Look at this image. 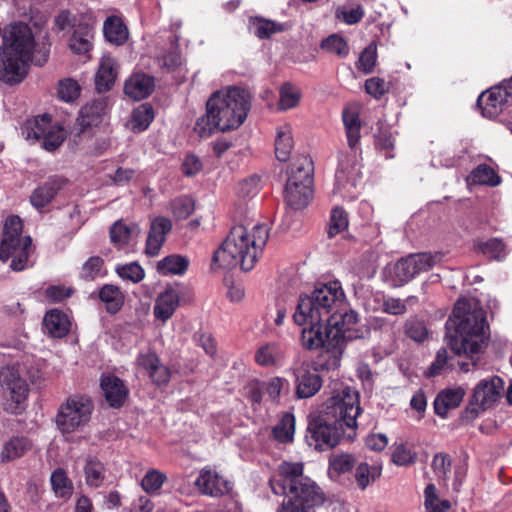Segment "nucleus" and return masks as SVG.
<instances>
[{
  "label": "nucleus",
  "instance_id": "1",
  "mask_svg": "<svg viewBox=\"0 0 512 512\" xmlns=\"http://www.w3.org/2000/svg\"><path fill=\"white\" fill-rule=\"evenodd\" d=\"M301 462H282L269 481L274 494L288 497L277 512H315L325 497L317 484L303 473Z\"/></svg>",
  "mask_w": 512,
  "mask_h": 512
},
{
  "label": "nucleus",
  "instance_id": "2",
  "mask_svg": "<svg viewBox=\"0 0 512 512\" xmlns=\"http://www.w3.org/2000/svg\"><path fill=\"white\" fill-rule=\"evenodd\" d=\"M269 231L265 223L235 225L222 246L215 251L213 261L227 268L239 265L245 272L252 270L263 253Z\"/></svg>",
  "mask_w": 512,
  "mask_h": 512
},
{
  "label": "nucleus",
  "instance_id": "3",
  "mask_svg": "<svg viewBox=\"0 0 512 512\" xmlns=\"http://www.w3.org/2000/svg\"><path fill=\"white\" fill-rule=\"evenodd\" d=\"M250 109L249 93L238 87L216 91L206 104V115L199 118L195 131L206 137L214 130L222 132L238 128L246 119Z\"/></svg>",
  "mask_w": 512,
  "mask_h": 512
},
{
  "label": "nucleus",
  "instance_id": "4",
  "mask_svg": "<svg viewBox=\"0 0 512 512\" xmlns=\"http://www.w3.org/2000/svg\"><path fill=\"white\" fill-rule=\"evenodd\" d=\"M450 323L454 326V332L447 334V345L456 355L481 352L488 339L486 314L481 307L466 299H459L447 326Z\"/></svg>",
  "mask_w": 512,
  "mask_h": 512
},
{
  "label": "nucleus",
  "instance_id": "5",
  "mask_svg": "<svg viewBox=\"0 0 512 512\" xmlns=\"http://www.w3.org/2000/svg\"><path fill=\"white\" fill-rule=\"evenodd\" d=\"M35 49L31 28L22 22L5 27L0 46V81L13 86L28 75Z\"/></svg>",
  "mask_w": 512,
  "mask_h": 512
},
{
  "label": "nucleus",
  "instance_id": "6",
  "mask_svg": "<svg viewBox=\"0 0 512 512\" xmlns=\"http://www.w3.org/2000/svg\"><path fill=\"white\" fill-rule=\"evenodd\" d=\"M346 297L340 282L319 284L310 295L299 297L293 318L304 321L307 317L313 321H325L331 315L345 308Z\"/></svg>",
  "mask_w": 512,
  "mask_h": 512
},
{
  "label": "nucleus",
  "instance_id": "7",
  "mask_svg": "<svg viewBox=\"0 0 512 512\" xmlns=\"http://www.w3.org/2000/svg\"><path fill=\"white\" fill-rule=\"evenodd\" d=\"M361 411L359 392L345 386L333 391L323 403L321 413L344 432L345 429L357 428V418Z\"/></svg>",
  "mask_w": 512,
  "mask_h": 512
},
{
  "label": "nucleus",
  "instance_id": "8",
  "mask_svg": "<svg viewBox=\"0 0 512 512\" xmlns=\"http://www.w3.org/2000/svg\"><path fill=\"white\" fill-rule=\"evenodd\" d=\"M26 376V366L20 362L0 368V395L3 408L11 414H18L25 409L30 391Z\"/></svg>",
  "mask_w": 512,
  "mask_h": 512
},
{
  "label": "nucleus",
  "instance_id": "9",
  "mask_svg": "<svg viewBox=\"0 0 512 512\" xmlns=\"http://www.w3.org/2000/svg\"><path fill=\"white\" fill-rule=\"evenodd\" d=\"M293 319L297 325L305 326L301 332L302 346L308 350L323 348L324 353L322 356H327L328 361L325 364H321V367L327 370L337 368L342 355L341 350L337 345L330 343L331 332L325 321L316 322L310 319V317H307L304 321H299L297 318Z\"/></svg>",
  "mask_w": 512,
  "mask_h": 512
},
{
  "label": "nucleus",
  "instance_id": "10",
  "mask_svg": "<svg viewBox=\"0 0 512 512\" xmlns=\"http://www.w3.org/2000/svg\"><path fill=\"white\" fill-rule=\"evenodd\" d=\"M441 253H417L403 257L387 267L386 278L392 287H401L418 274L432 269L442 260Z\"/></svg>",
  "mask_w": 512,
  "mask_h": 512
},
{
  "label": "nucleus",
  "instance_id": "11",
  "mask_svg": "<svg viewBox=\"0 0 512 512\" xmlns=\"http://www.w3.org/2000/svg\"><path fill=\"white\" fill-rule=\"evenodd\" d=\"M94 406L84 395L70 396L59 408L56 424L63 434H70L85 426L91 419Z\"/></svg>",
  "mask_w": 512,
  "mask_h": 512
},
{
  "label": "nucleus",
  "instance_id": "12",
  "mask_svg": "<svg viewBox=\"0 0 512 512\" xmlns=\"http://www.w3.org/2000/svg\"><path fill=\"white\" fill-rule=\"evenodd\" d=\"M24 133L27 139L42 140V147L47 151H55L66 138L65 131L58 125H52V118L48 114L37 116L27 122Z\"/></svg>",
  "mask_w": 512,
  "mask_h": 512
},
{
  "label": "nucleus",
  "instance_id": "13",
  "mask_svg": "<svg viewBox=\"0 0 512 512\" xmlns=\"http://www.w3.org/2000/svg\"><path fill=\"white\" fill-rule=\"evenodd\" d=\"M340 431L338 425L322 414L309 422L305 440L315 450H327L338 444Z\"/></svg>",
  "mask_w": 512,
  "mask_h": 512
},
{
  "label": "nucleus",
  "instance_id": "14",
  "mask_svg": "<svg viewBox=\"0 0 512 512\" xmlns=\"http://www.w3.org/2000/svg\"><path fill=\"white\" fill-rule=\"evenodd\" d=\"M504 391V381L499 376L482 379L474 387L468 409L478 413L493 407Z\"/></svg>",
  "mask_w": 512,
  "mask_h": 512
},
{
  "label": "nucleus",
  "instance_id": "15",
  "mask_svg": "<svg viewBox=\"0 0 512 512\" xmlns=\"http://www.w3.org/2000/svg\"><path fill=\"white\" fill-rule=\"evenodd\" d=\"M289 371L294 377L295 394L299 399L310 398L321 389L322 378L309 361L297 360Z\"/></svg>",
  "mask_w": 512,
  "mask_h": 512
},
{
  "label": "nucleus",
  "instance_id": "16",
  "mask_svg": "<svg viewBox=\"0 0 512 512\" xmlns=\"http://www.w3.org/2000/svg\"><path fill=\"white\" fill-rule=\"evenodd\" d=\"M358 322V315L355 311L348 308L347 302H345V308L337 312V314L331 315L329 320H325L331 335L330 343L337 345L343 353V347L346 341L358 338L359 336L353 332L354 326Z\"/></svg>",
  "mask_w": 512,
  "mask_h": 512
},
{
  "label": "nucleus",
  "instance_id": "17",
  "mask_svg": "<svg viewBox=\"0 0 512 512\" xmlns=\"http://www.w3.org/2000/svg\"><path fill=\"white\" fill-rule=\"evenodd\" d=\"M511 98L510 93L504 87H494L483 92L477 100L482 115L487 118H495L501 114Z\"/></svg>",
  "mask_w": 512,
  "mask_h": 512
},
{
  "label": "nucleus",
  "instance_id": "18",
  "mask_svg": "<svg viewBox=\"0 0 512 512\" xmlns=\"http://www.w3.org/2000/svg\"><path fill=\"white\" fill-rule=\"evenodd\" d=\"M33 251L31 237L25 236L21 242L13 245L6 252L3 251V247H0V260L6 262L11 259L10 268L15 272H20L32 265L30 256Z\"/></svg>",
  "mask_w": 512,
  "mask_h": 512
},
{
  "label": "nucleus",
  "instance_id": "19",
  "mask_svg": "<svg viewBox=\"0 0 512 512\" xmlns=\"http://www.w3.org/2000/svg\"><path fill=\"white\" fill-rule=\"evenodd\" d=\"M195 484L202 493L210 496H221L229 493L232 489L230 481L211 469H203Z\"/></svg>",
  "mask_w": 512,
  "mask_h": 512
},
{
  "label": "nucleus",
  "instance_id": "20",
  "mask_svg": "<svg viewBox=\"0 0 512 512\" xmlns=\"http://www.w3.org/2000/svg\"><path fill=\"white\" fill-rule=\"evenodd\" d=\"M106 113L107 100L105 98L95 99L83 106L77 119L80 133H85L89 128L97 127Z\"/></svg>",
  "mask_w": 512,
  "mask_h": 512
},
{
  "label": "nucleus",
  "instance_id": "21",
  "mask_svg": "<svg viewBox=\"0 0 512 512\" xmlns=\"http://www.w3.org/2000/svg\"><path fill=\"white\" fill-rule=\"evenodd\" d=\"M172 223L166 217L155 218L150 225V231L146 241V253L151 256L158 255L166 240V235L171 231Z\"/></svg>",
  "mask_w": 512,
  "mask_h": 512
},
{
  "label": "nucleus",
  "instance_id": "22",
  "mask_svg": "<svg viewBox=\"0 0 512 512\" xmlns=\"http://www.w3.org/2000/svg\"><path fill=\"white\" fill-rule=\"evenodd\" d=\"M100 386L111 407L119 408L124 404L128 396V389L120 378L111 374L103 375Z\"/></svg>",
  "mask_w": 512,
  "mask_h": 512
},
{
  "label": "nucleus",
  "instance_id": "23",
  "mask_svg": "<svg viewBox=\"0 0 512 512\" xmlns=\"http://www.w3.org/2000/svg\"><path fill=\"white\" fill-rule=\"evenodd\" d=\"M137 365L143 368L158 386L166 385L170 381V370L160 362L155 353L142 354L137 358Z\"/></svg>",
  "mask_w": 512,
  "mask_h": 512
},
{
  "label": "nucleus",
  "instance_id": "24",
  "mask_svg": "<svg viewBox=\"0 0 512 512\" xmlns=\"http://www.w3.org/2000/svg\"><path fill=\"white\" fill-rule=\"evenodd\" d=\"M295 177H288L284 196L286 203L293 209L306 207L312 197L310 185L296 183Z\"/></svg>",
  "mask_w": 512,
  "mask_h": 512
},
{
  "label": "nucleus",
  "instance_id": "25",
  "mask_svg": "<svg viewBox=\"0 0 512 512\" xmlns=\"http://www.w3.org/2000/svg\"><path fill=\"white\" fill-rule=\"evenodd\" d=\"M179 293L172 287H167L155 300L153 313L156 319L166 322L172 317L179 306Z\"/></svg>",
  "mask_w": 512,
  "mask_h": 512
},
{
  "label": "nucleus",
  "instance_id": "26",
  "mask_svg": "<svg viewBox=\"0 0 512 512\" xmlns=\"http://www.w3.org/2000/svg\"><path fill=\"white\" fill-rule=\"evenodd\" d=\"M466 394L462 387L446 388L438 393L434 400L435 413L445 418L451 409L457 408Z\"/></svg>",
  "mask_w": 512,
  "mask_h": 512
},
{
  "label": "nucleus",
  "instance_id": "27",
  "mask_svg": "<svg viewBox=\"0 0 512 512\" xmlns=\"http://www.w3.org/2000/svg\"><path fill=\"white\" fill-rule=\"evenodd\" d=\"M118 64L110 55H103L95 77L96 89L105 92L112 88L118 76Z\"/></svg>",
  "mask_w": 512,
  "mask_h": 512
},
{
  "label": "nucleus",
  "instance_id": "28",
  "mask_svg": "<svg viewBox=\"0 0 512 512\" xmlns=\"http://www.w3.org/2000/svg\"><path fill=\"white\" fill-rule=\"evenodd\" d=\"M153 87V78L143 73H135L125 82L124 91L130 98L141 100L150 95Z\"/></svg>",
  "mask_w": 512,
  "mask_h": 512
},
{
  "label": "nucleus",
  "instance_id": "29",
  "mask_svg": "<svg viewBox=\"0 0 512 512\" xmlns=\"http://www.w3.org/2000/svg\"><path fill=\"white\" fill-rule=\"evenodd\" d=\"M47 333L54 338L64 337L70 330V321L65 313L58 309L48 311L43 319Z\"/></svg>",
  "mask_w": 512,
  "mask_h": 512
},
{
  "label": "nucleus",
  "instance_id": "30",
  "mask_svg": "<svg viewBox=\"0 0 512 512\" xmlns=\"http://www.w3.org/2000/svg\"><path fill=\"white\" fill-rule=\"evenodd\" d=\"M32 448L31 441L26 437H12L3 444L0 459L7 463L24 456Z\"/></svg>",
  "mask_w": 512,
  "mask_h": 512
},
{
  "label": "nucleus",
  "instance_id": "31",
  "mask_svg": "<svg viewBox=\"0 0 512 512\" xmlns=\"http://www.w3.org/2000/svg\"><path fill=\"white\" fill-rule=\"evenodd\" d=\"M294 147L292 128L289 124H283L277 128L275 139V154L279 161L285 162L289 159Z\"/></svg>",
  "mask_w": 512,
  "mask_h": 512
},
{
  "label": "nucleus",
  "instance_id": "32",
  "mask_svg": "<svg viewBox=\"0 0 512 512\" xmlns=\"http://www.w3.org/2000/svg\"><path fill=\"white\" fill-rule=\"evenodd\" d=\"M23 224L18 216H9L4 224L3 237L1 240L0 247H3V251H7L13 247V245L21 242L25 236H22Z\"/></svg>",
  "mask_w": 512,
  "mask_h": 512
},
{
  "label": "nucleus",
  "instance_id": "33",
  "mask_svg": "<svg viewBox=\"0 0 512 512\" xmlns=\"http://www.w3.org/2000/svg\"><path fill=\"white\" fill-rule=\"evenodd\" d=\"M313 171L312 159L307 155H301L292 163L288 177H295L296 183L312 186Z\"/></svg>",
  "mask_w": 512,
  "mask_h": 512
},
{
  "label": "nucleus",
  "instance_id": "34",
  "mask_svg": "<svg viewBox=\"0 0 512 512\" xmlns=\"http://www.w3.org/2000/svg\"><path fill=\"white\" fill-rule=\"evenodd\" d=\"M140 232L141 230L137 224L127 225L119 220L110 228V238L115 245L123 246L136 239Z\"/></svg>",
  "mask_w": 512,
  "mask_h": 512
},
{
  "label": "nucleus",
  "instance_id": "35",
  "mask_svg": "<svg viewBox=\"0 0 512 512\" xmlns=\"http://www.w3.org/2000/svg\"><path fill=\"white\" fill-rule=\"evenodd\" d=\"M154 119V111L150 104L145 103L136 107L128 122V127L134 133L146 130Z\"/></svg>",
  "mask_w": 512,
  "mask_h": 512
},
{
  "label": "nucleus",
  "instance_id": "36",
  "mask_svg": "<svg viewBox=\"0 0 512 512\" xmlns=\"http://www.w3.org/2000/svg\"><path fill=\"white\" fill-rule=\"evenodd\" d=\"M249 29L259 39H266L270 38L275 33L284 31L285 27L281 23L255 17L250 19Z\"/></svg>",
  "mask_w": 512,
  "mask_h": 512
},
{
  "label": "nucleus",
  "instance_id": "37",
  "mask_svg": "<svg viewBox=\"0 0 512 512\" xmlns=\"http://www.w3.org/2000/svg\"><path fill=\"white\" fill-rule=\"evenodd\" d=\"M100 300L105 303L107 312L117 313L124 304V296L117 286L106 284L99 291Z\"/></svg>",
  "mask_w": 512,
  "mask_h": 512
},
{
  "label": "nucleus",
  "instance_id": "38",
  "mask_svg": "<svg viewBox=\"0 0 512 512\" xmlns=\"http://www.w3.org/2000/svg\"><path fill=\"white\" fill-rule=\"evenodd\" d=\"M52 489L58 498L68 499L74 491V484L67 476L65 470L58 468L50 476Z\"/></svg>",
  "mask_w": 512,
  "mask_h": 512
},
{
  "label": "nucleus",
  "instance_id": "39",
  "mask_svg": "<svg viewBox=\"0 0 512 512\" xmlns=\"http://www.w3.org/2000/svg\"><path fill=\"white\" fill-rule=\"evenodd\" d=\"M468 184L495 187L500 184V177L486 164L478 165L467 177Z\"/></svg>",
  "mask_w": 512,
  "mask_h": 512
},
{
  "label": "nucleus",
  "instance_id": "40",
  "mask_svg": "<svg viewBox=\"0 0 512 512\" xmlns=\"http://www.w3.org/2000/svg\"><path fill=\"white\" fill-rule=\"evenodd\" d=\"M106 39L116 45L123 44L128 38L127 28L118 17H109L103 26Z\"/></svg>",
  "mask_w": 512,
  "mask_h": 512
},
{
  "label": "nucleus",
  "instance_id": "41",
  "mask_svg": "<svg viewBox=\"0 0 512 512\" xmlns=\"http://www.w3.org/2000/svg\"><path fill=\"white\" fill-rule=\"evenodd\" d=\"M59 188L60 185L55 180L44 183L32 193L31 204L37 209L46 206L55 197Z\"/></svg>",
  "mask_w": 512,
  "mask_h": 512
},
{
  "label": "nucleus",
  "instance_id": "42",
  "mask_svg": "<svg viewBox=\"0 0 512 512\" xmlns=\"http://www.w3.org/2000/svg\"><path fill=\"white\" fill-rule=\"evenodd\" d=\"M189 265V261L180 255H170L157 264V270L162 275H181L183 274Z\"/></svg>",
  "mask_w": 512,
  "mask_h": 512
},
{
  "label": "nucleus",
  "instance_id": "43",
  "mask_svg": "<svg viewBox=\"0 0 512 512\" xmlns=\"http://www.w3.org/2000/svg\"><path fill=\"white\" fill-rule=\"evenodd\" d=\"M475 247L483 255L493 260L502 261L507 255L505 244L499 238H491L486 241H478Z\"/></svg>",
  "mask_w": 512,
  "mask_h": 512
},
{
  "label": "nucleus",
  "instance_id": "44",
  "mask_svg": "<svg viewBox=\"0 0 512 512\" xmlns=\"http://www.w3.org/2000/svg\"><path fill=\"white\" fill-rule=\"evenodd\" d=\"M86 484L93 488L102 485L105 479V467L102 462L97 459H88L84 467Z\"/></svg>",
  "mask_w": 512,
  "mask_h": 512
},
{
  "label": "nucleus",
  "instance_id": "45",
  "mask_svg": "<svg viewBox=\"0 0 512 512\" xmlns=\"http://www.w3.org/2000/svg\"><path fill=\"white\" fill-rule=\"evenodd\" d=\"M283 359V353L280 347L275 343H268L261 346L256 354L255 360L259 365L272 366Z\"/></svg>",
  "mask_w": 512,
  "mask_h": 512
},
{
  "label": "nucleus",
  "instance_id": "46",
  "mask_svg": "<svg viewBox=\"0 0 512 512\" xmlns=\"http://www.w3.org/2000/svg\"><path fill=\"white\" fill-rule=\"evenodd\" d=\"M381 475V467L360 463L356 468L355 479L359 488L364 490Z\"/></svg>",
  "mask_w": 512,
  "mask_h": 512
},
{
  "label": "nucleus",
  "instance_id": "47",
  "mask_svg": "<svg viewBox=\"0 0 512 512\" xmlns=\"http://www.w3.org/2000/svg\"><path fill=\"white\" fill-rule=\"evenodd\" d=\"M295 431V418L292 414H285L280 422L274 427V437L282 442L287 443L293 440Z\"/></svg>",
  "mask_w": 512,
  "mask_h": 512
},
{
  "label": "nucleus",
  "instance_id": "48",
  "mask_svg": "<svg viewBox=\"0 0 512 512\" xmlns=\"http://www.w3.org/2000/svg\"><path fill=\"white\" fill-rule=\"evenodd\" d=\"M166 480L167 477L164 473L157 469H150L142 478L141 487L146 493L155 494L160 490Z\"/></svg>",
  "mask_w": 512,
  "mask_h": 512
},
{
  "label": "nucleus",
  "instance_id": "49",
  "mask_svg": "<svg viewBox=\"0 0 512 512\" xmlns=\"http://www.w3.org/2000/svg\"><path fill=\"white\" fill-rule=\"evenodd\" d=\"M364 15L365 12L361 5H356L352 8H349L346 5H341L335 9V17L347 25H354L359 23Z\"/></svg>",
  "mask_w": 512,
  "mask_h": 512
},
{
  "label": "nucleus",
  "instance_id": "50",
  "mask_svg": "<svg viewBox=\"0 0 512 512\" xmlns=\"http://www.w3.org/2000/svg\"><path fill=\"white\" fill-rule=\"evenodd\" d=\"M321 48L328 53L335 54L340 58H344L349 54V46L345 39L339 35L333 34L324 39Z\"/></svg>",
  "mask_w": 512,
  "mask_h": 512
},
{
  "label": "nucleus",
  "instance_id": "51",
  "mask_svg": "<svg viewBox=\"0 0 512 512\" xmlns=\"http://www.w3.org/2000/svg\"><path fill=\"white\" fill-rule=\"evenodd\" d=\"M377 47L374 43L369 44L360 54L356 63L357 69L365 74L373 71L376 65Z\"/></svg>",
  "mask_w": 512,
  "mask_h": 512
},
{
  "label": "nucleus",
  "instance_id": "52",
  "mask_svg": "<svg viewBox=\"0 0 512 512\" xmlns=\"http://www.w3.org/2000/svg\"><path fill=\"white\" fill-rule=\"evenodd\" d=\"M80 90L77 81L68 78L59 82L57 94L62 101L69 103L78 98Z\"/></svg>",
  "mask_w": 512,
  "mask_h": 512
},
{
  "label": "nucleus",
  "instance_id": "53",
  "mask_svg": "<svg viewBox=\"0 0 512 512\" xmlns=\"http://www.w3.org/2000/svg\"><path fill=\"white\" fill-rule=\"evenodd\" d=\"M431 467L439 479L446 481L449 478L451 471L450 456L442 452L435 454L431 463Z\"/></svg>",
  "mask_w": 512,
  "mask_h": 512
},
{
  "label": "nucleus",
  "instance_id": "54",
  "mask_svg": "<svg viewBox=\"0 0 512 512\" xmlns=\"http://www.w3.org/2000/svg\"><path fill=\"white\" fill-rule=\"evenodd\" d=\"M194 201L190 197H180L173 200L170 204L172 214L177 219H186L194 211Z\"/></svg>",
  "mask_w": 512,
  "mask_h": 512
},
{
  "label": "nucleus",
  "instance_id": "55",
  "mask_svg": "<svg viewBox=\"0 0 512 512\" xmlns=\"http://www.w3.org/2000/svg\"><path fill=\"white\" fill-rule=\"evenodd\" d=\"M116 272L122 279L130 280L133 283L142 281L145 276L143 268L136 262L117 266Z\"/></svg>",
  "mask_w": 512,
  "mask_h": 512
},
{
  "label": "nucleus",
  "instance_id": "56",
  "mask_svg": "<svg viewBox=\"0 0 512 512\" xmlns=\"http://www.w3.org/2000/svg\"><path fill=\"white\" fill-rule=\"evenodd\" d=\"M348 227V217L346 212L339 207L332 210L328 234L334 237Z\"/></svg>",
  "mask_w": 512,
  "mask_h": 512
},
{
  "label": "nucleus",
  "instance_id": "57",
  "mask_svg": "<svg viewBox=\"0 0 512 512\" xmlns=\"http://www.w3.org/2000/svg\"><path fill=\"white\" fill-rule=\"evenodd\" d=\"M300 92L291 85H284L280 90L279 108L287 110L295 107L300 100Z\"/></svg>",
  "mask_w": 512,
  "mask_h": 512
},
{
  "label": "nucleus",
  "instance_id": "58",
  "mask_svg": "<svg viewBox=\"0 0 512 512\" xmlns=\"http://www.w3.org/2000/svg\"><path fill=\"white\" fill-rule=\"evenodd\" d=\"M412 299H414V297H408L406 300L394 297H384L382 310L390 315H402L407 311L406 303Z\"/></svg>",
  "mask_w": 512,
  "mask_h": 512
},
{
  "label": "nucleus",
  "instance_id": "59",
  "mask_svg": "<svg viewBox=\"0 0 512 512\" xmlns=\"http://www.w3.org/2000/svg\"><path fill=\"white\" fill-rule=\"evenodd\" d=\"M416 454L407 448L404 444L395 446L392 453V461L398 466H406L414 463Z\"/></svg>",
  "mask_w": 512,
  "mask_h": 512
},
{
  "label": "nucleus",
  "instance_id": "60",
  "mask_svg": "<svg viewBox=\"0 0 512 512\" xmlns=\"http://www.w3.org/2000/svg\"><path fill=\"white\" fill-rule=\"evenodd\" d=\"M286 383V380L281 377H273L267 382H262L259 389L266 393L272 401H275L280 396L281 390Z\"/></svg>",
  "mask_w": 512,
  "mask_h": 512
},
{
  "label": "nucleus",
  "instance_id": "61",
  "mask_svg": "<svg viewBox=\"0 0 512 512\" xmlns=\"http://www.w3.org/2000/svg\"><path fill=\"white\" fill-rule=\"evenodd\" d=\"M355 459L350 454L333 455L330 458V466L338 473H346L352 469Z\"/></svg>",
  "mask_w": 512,
  "mask_h": 512
},
{
  "label": "nucleus",
  "instance_id": "62",
  "mask_svg": "<svg viewBox=\"0 0 512 512\" xmlns=\"http://www.w3.org/2000/svg\"><path fill=\"white\" fill-rule=\"evenodd\" d=\"M406 334L416 342H422L427 337V328L424 322L419 320H409L406 323Z\"/></svg>",
  "mask_w": 512,
  "mask_h": 512
},
{
  "label": "nucleus",
  "instance_id": "63",
  "mask_svg": "<svg viewBox=\"0 0 512 512\" xmlns=\"http://www.w3.org/2000/svg\"><path fill=\"white\" fill-rule=\"evenodd\" d=\"M365 91L375 99H380L388 91V88L383 79L372 77L366 80Z\"/></svg>",
  "mask_w": 512,
  "mask_h": 512
},
{
  "label": "nucleus",
  "instance_id": "64",
  "mask_svg": "<svg viewBox=\"0 0 512 512\" xmlns=\"http://www.w3.org/2000/svg\"><path fill=\"white\" fill-rule=\"evenodd\" d=\"M71 50L77 54H85L91 49V41L89 39V33L84 35H78L74 33L70 39L69 44Z\"/></svg>",
  "mask_w": 512,
  "mask_h": 512
}]
</instances>
